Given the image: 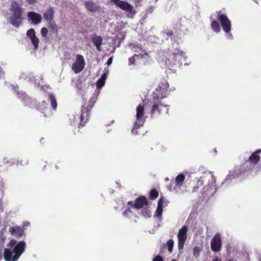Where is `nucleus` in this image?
<instances>
[{"label":"nucleus","mask_w":261,"mask_h":261,"mask_svg":"<svg viewBox=\"0 0 261 261\" xmlns=\"http://www.w3.org/2000/svg\"><path fill=\"white\" fill-rule=\"evenodd\" d=\"M16 241L11 240L8 246L10 248L14 247L13 251L9 249L5 248L4 252V256L6 261H16L24 252L25 243L24 241L19 242L16 245Z\"/></svg>","instance_id":"f257e3e1"},{"label":"nucleus","mask_w":261,"mask_h":261,"mask_svg":"<svg viewBox=\"0 0 261 261\" xmlns=\"http://www.w3.org/2000/svg\"><path fill=\"white\" fill-rule=\"evenodd\" d=\"M10 11L11 12V16L9 18L10 23L14 27H19L23 20V9L21 4L14 1H12Z\"/></svg>","instance_id":"f03ea898"},{"label":"nucleus","mask_w":261,"mask_h":261,"mask_svg":"<svg viewBox=\"0 0 261 261\" xmlns=\"http://www.w3.org/2000/svg\"><path fill=\"white\" fill-rule=\"evenodd\" d=\"M136 119L137 120L135 122L134 127L132 129V132L135 134H137V132H135V128H138L142 126L145 121L144 117V106L142 105H139L137 108Z\"/></svg>","instance_id":"7ed1b4c3"},{"label":"nucleus","mask_w":261,"mask_h":261,"mask_svg":"<svg viewBox=\"0 0 261 261\" xmlns=\"http://www.w3.org/2000/svg\"><path fill=\"white\" fill-rule=\"evenodd\" d=\"M114 2L117 7L128 13L127 15L128 17L132 18L134 17L136 12L131 5L123 1L115 0Z\"/></svg>","instance_id":"20e7f679"},{"label":"nucleus","mask_w":261,"mask_h":261,"mask_svg":"<svg viewBox=\"0 0 261 261\" xmlns=\"http://www.w3.org/2000/svg\"><path fill=\"white\" fill-rule=\"evenodd\" d=\"M85 66V62L83 56L81 55H77L71 68L75 73H78L84 69Z\"/></svg>","instance_id":"39448f33"},{"label":"nucleus","mask_w":261,"mask_h":261,"mask_svg":"<svg viewBox=\"0 0 261 261\" xmlns=\"http://www.w3.org/2000/svg\"><path fill=\"white\" fill-rule=\"evenodd\" d=\"M188 227L186 226H183L178 231L177 234L178 238V247L179 250L182 249L184 244L187 239V233Z\"/></svg>","instance_id":"423d86ee"},{"label":"nucleus","mask_w":261,"mask_h":261,"mask_svg":"<svg viewBox=\"0 0 261 261\" xmlns=\"http://www.w3.org/2000/svg\"><path fill=\"white\" fill-rule=\"evenodd\" d=\"M222 243L221 239V235L217 233H216L211 242V247L213 251L215 252H218L221 247Z\"/></svg>","instance_id":"0eeeda50"},{"label":"nucleus","mask_w":261,"mask_h":261,"mask_svg":"<svg viewBox=\"0 0 261 261\" xmlns=\"http://www.w3.org/2000/svg\"><path fill=\"white\" fill-rule=\"evenodd\" d=\"M219 19L223 30L226 33L229 32L231 29V23L228 17L225 15L219 13Z\"/></svg>","instance_id":"6e6552de"},{"label":"nucleus","mask_w":261,"mask_h":261,"mask_svg":"<svg viewBox=\"0 0 261 261\" xmlns=\"http://www.w3.org/2000/svg\"><path fill=\"white\" fill-rule=\"evenodd\" d=\"M27 36L30 39L31 43L34 46V49H38L39 47V39L36 35L35 30L34 29H29L27 32Z\"/></svg>","instance_id":"1a4fd4ad"},{"label":"nucleus","mask_w":261,"mask_h":261,"mask_svg":"<svg viewBox=\"0 0 261 261\" xmlns=\"http://www.w3.org/2000/svg\"><path fill=\"white\" fill-rule=\"evenodd\" d=\"M28 17L31 22L35 25L39 24L42 20V16L40 14L34 12H29Z\"/></svg>","instance_id":"9d476101"},{"label":"nucleus","mask_w":261,"mask_h":261,"mask_svg":"<svg viewBox=\"0 0 261 261\" xmlns=\"http://www.w3.org/2000/svg\"><path fill=\"white\" fill-rule=\"evenodd\" d=\"M156 111H158L160 113H167L168 111V106L164 105L161 101H160L153 106L151 113H154Z\"/></svg>","instance_id":"9b49d317"},{"label":"nucleus","mask_w":261,"mask_h":261,"mask_svg":"<svg viewBox=\"0 0 261 261\" xmlns=\"http://www.w3.org/2000/svg\"><path fill=\"white\" fill-rule=\"evenodd\" d=\"M173 58L175 61L174 64L181 63L186 59L185 54L181 50H177L173 53Z\"/></svg>","instance_id":"f8f14e48"},{"label":"nucleus","mask_w":261,"mask_h":261,"mask_svg":"<svg viewBox=\"0 0 261 261\" xmlns=\"http://www.w3.org/2000/svg\"><path fill=\"white\" fill-rule=\"evenodd\" d=\"M9 231L11 235L18 238L21 237L23 233V229L19 226L11 227L9 228Z\"/></svg>","instance_id":"ddd939ff"},{"label":"nucleus","mask_w":261,"mask_h":261,"mask_svg":"<svg viewBox=\"0 0 261 261\" xmlns=\"http://www.w3.org/2000/svg\"><path fill=\"white\" fill-rule=\"evenodd\" d=\"M43 17L46 21L53 20L54 17V10L51 8L47 9L43 14Z\"/></svg>","instance_id":"4468645a"},{"label":"nucleus","mask_w":261,"mask_h":261,"mask_svg":"<svg viewBox=\"0 0 261 261\" xmlns=\"http://www.w3.org/2000/svg\"><path fill=\"white\" fill-rule=\"evenodd\" d=\"M92 41L98 50L101 51V45L102 43V39L99 36L94 35L92 37Z\"/></svg>","instance_id":"2eb2a0df"},{"label":"nucleus","mask_w":261,"mask_h":261,"mask_svg":"<svg viewBox=\"0 0 261 261\" xmlns=\"http://www.w3.org/2000/svg\"><path fill=\"white\" fill-rule=\"evenodd\" d=\"M147 204V201L146 198L144 197H139L136 201L134 204V207L136 208L140 209L144 205Z\"/></svg>","instance_id":"dca6fc26"},{"label":"nucleus","mask_w":261,"mask_h":261,"mask_svg":"<svg viewBox=\"0 0 261 261\" xmlns=\"http://www.w3.org/2000/svg\"><path fill=\"white\" fill-rule=\"evenodd\" d=\"M108 73V70H105L103 74L101 75L100 78L97 82L96 85L97 88H100L104 86L106 80L107 78Z\"/></svg>","instance_id":"f3484780"},{"label":"nucleus","mask_w":261,"mask_h":261,"mask_svg":"<svg viewBox=\"0 0 261 261\" xmlns=\"http://www.w3.org/2000/svg\"><path fill=\"white\" fill-rule=\"evenodd\" d=\"M163 211V201L160 199L158 202V207L155 211V216L160 219L161 218Z\"/></svg>","instance_id":"a211bd4d"},{"label":"nucleus","mask_w":261,"mask_h":261,"mask_svg":"<svg viewBox=\"0 0 261 261\" xmlns=\"http://www.w3.org/2000/svg\"><path fill=\"white\" fill-rule=\"evenodd\" d=\"M260 152H261V150H258L253 153L249 158L250 162L252 163L256 164L260 160V156L257 154Z\"/></svg>","instance_id":"6ab92c4d"},{"label":"nucleus","mask_w":261,"mask_h":261,"mask_svg":"<svg viewBox=\"0 0 261 261\" xmlns=\"http://www.w3.org/2000/svg\"><path fill=\"white\" fill-rule=\"evenodd\" d=\"M85 5L87 9L91 12H94L97 10L96 5L92 1H88L86 2Z\"/></svg>","instance_id":"aec40b11"},{"label":"nucleus","mask_w":261,"mask_h":261,"mask_svg":"<svg viewBox=\"0 0 261 261\" xmlns=\"http://www.w3.org/2000/svg\"><path fill=\"white\" fill-rule=\"evenodd\" d=\"M185 176L183 174H179L175 178V184L177 186H181L184 181Z\"/></svg>","instance_id":"412c9836"},{"label":"nucleus","mask_w":261,"mask_h":261,"mask_svg":"<svg viewBox=\"0 0 261 261\" xmlns=\"http://www.w3.org/2000/svg\"><path fill=\"white\" fill-rule=\"evenodd\" d=\"M211 27L213 30L217 33L220 31V27L218 22L215 20L212 21Z\"/></svg>","instance_id":"4be33fe9"},{"label":"nucleus","mask_w":261,"mask_h":261,"mask_svg":"<svg viewBox=\"0 0 261 261\" xmlns=\"http://www.w3.org/2000/svg\"><path fill=\"white\" fill-rule=\"evenodd\" d=\"M47 22H48V24H47L48 27L50 30H51L53 31L57 32H58V28H57V26L55 22H54L53 20L49 21Z\"/></svg>","instance_id":"5701e85b"},{"label":"nucleus","mask_w":261,"mask_h":261,"mask_svg":"<svg viewBox=\"0 0 261 261\" xmlns=\"http://www.w3.org/2000/svg\"><path fill=\"white\" fill-rule=\"evenodd\" d=\"M49 99L50 100V102H51L52 107L55 110L57 108V104L56 102V100L55 98V97L52 94H49Z\"/></svg>","instance_id":"b1692460"},{"label":"nucleus","mask_w":261,"mask_h":261,"mask_svg":"<svg viewBox=\"0 0 261 261\" xmlns=\"http://www.w3.org/2000/svg\"><path fill=\"white\" fill-rule=\"evenodd\" d=\"M168 247V250L171 253L172 252L173 250V247L174 246V241L172 240H169L167 242V244Z\"/></svg>","instance_id":"393cba45"},{"label":"nucleus","mask_w":261,"mask_h":261,"mask_svg":"<svg viewBox=\"0 0 261 261\" xmlns=\"http://www.w3.org/2000/svg\"><path fill=\"white\" fill-rule=\"evenodd\" d=\"M158 196V192L155 190H152L150 193V197L152 199L156 198Z\"/></svg>","instance_id":"a878e982"},{"label":"nucleus","mask_w":261,"mask_h":261,"mask_svg":"<svg viewBox=\"0 0 261 261\" xmlns=\"http://www.w3.org/2000/svg\"><path fill=\"white\" fill-rule=\"evenodd\" d=\"M201 251V249L199 247H195L194 248L193 254L196 257L199 256L200 252Z\"/></svg>","instance_id":"bb28decb"},{"label":"nucleus","mask_w":261,"mask_h":261,"mask_svg":"<svg viewBox=\"0 0 261 261\" xmlns=\"http://www.w3.org/2000/svg\"><path fill=\"white\" fill-rule=\"evenodd\" d=\"M48 33V30L47 28L43 27L41 29V35L43 37L45 38Z\"/></svg>","instance_id":"cd10ccee"},{"label":"nucleus","mask_w":261,"mask_h":261,"mask_svg":"<svg viewBox=\"0 0 261 261\" xmlns=\"http://www.w3.org/2000/svg\"><path fill=\"white\" fill-rule=\"evenodd\" d=\"M138 58H139V56L138 55H135L133 57L130 58L129 59V64H134V61H135V59Z\"/></svg>","instance_id":"c85d7f7f"},{"label":"nucleus","mask_w":261,"mask_h":261,"mask_svg":"<svg viewBox=\"0 0 261 261\" xmlns=\"http://www.w3.org/2000/svg\"><path fill=\"white\" fill-rule=\"evenodd\" d=\"M162 85L164 87L163 88V90L164 92H165L166 91H167V87H168V85L167 83H165V84H160L159 85V88H162Z\"/></svg>","instance_id":"c756f323"},{"label":"nucleus","mask_w":261,"mask_h":261,"mask_svg":"<svg viewBox=\"0 0 261 261\" xmlns=\"http://www.w3.org/2000/svg\"><path fill=\"white\" fill-rule=\"evenodd\" d=\"M143 215L145 217H150V212L148 210H146L145 213H143Z\"/></svg>","instance_id":"7c9ffc66"},{"label":"nucleus","mask_w":261,"mask_h":261,"mask_svg":"<svg viewBox=\"0 0 261 261\" xmlns=\"http://www.w3.org/2000/svg\"><path fill=\"white\" fill-rule=\"evenodd\" d=\"M152 261H163V259L160 256H157L155 257Z\"/></svg>","instance_id":"2f4dec72"},{"label":"nucleus","mask_w":261,"mask_h":261,"mask_svg":"<svg viewBox=\"0 0 261 261\" xmlns=\"http://www.w3.org/2000/svg\"><path fill=\"white\" fill-rule=\"evenodd\" d=\"M27 1L29 4L32 5L36 3L37 0H27Z\"/></svg>","instance_id":"473e14b6"},{"label":"nucleus","mask_w":261,"mask_h":261,"mask_svg":"<svg viewBox=\"0 0 261 261\" xmlns=\"http://www.w3.org/2000/svg\"><path fill=\"white\" fill-rule=\"evenodd\" d=\"M112 61H113V58H112V57H111V58L108 60V62H107V65H108V66L112 64Z\"/></svg>","instance_id":"72a5a7b5"},{"label":"nucleus","mask_w":261,"mask_h":261,"mask_svg":"<svg viewBox=\"0 0 261 261\" xmlns=\"http://www.w3.org/2000/svg\"><path fill=\"white\" fill-rule=\"evenodd\" d=\"M130 212L129 208H128L127 210H126L124 213L123 215L124 216H128V213Z\"/></svg>","instance_id":"f704fd0d"},{"label":"nucleus","mask_w":261,"mask_h":261,"mask_svg":"<svg viewBox=\"0 0 261 261\" xmlns=\"http://www.w3.org/2000/svg\"><path fill=\"white\" fill-rule=\"evenodd\" d=\"M5 240V238H1L0 244L3 245L4 244Z\"/></svg>","instance_id":"c9c22d12"},{"label":"nucleus","mask_w":261,"mask_h":261,"mask_svg":"<svg viewBox=\"0 0 261 261\" xmlns=\"http://www.w3.org/2000/svg\"><path fill=\"white\" fill-rule=\"evenodd\" d=\"M84 113H83L82 114V115H81V119H83V118H84Z\"/></svg>","instance_id":"e433bc0d"},{"label":"nucleus","mask_w":261,"mask_h":261,"mask_svg":"<svg viewBox=\"0 0 261 261\" xmlns=\"http://www.w3.org/2000/svg\"><path fill=\"white\" fill-rule=\"evenodd\" d=\"M2 258V254H0V260Z\"/></svg>","instance_id":"4c0bfd02"},{"label":"nucleus","mask_w":261,"mask_h":261,"mask_svg":"<svg viewBox=\"0 0 261 261\" xmlns=\"http://www.w3.org/2000/svg\"><path fill=\"white\" fill-rule=\"evenodd\" d=\"M132 203V202L129 201V202H128V204H131Z\"/></svg>","instance_id":"58836bf2"},{"label":"nucleus","mask_w":261,"mask_h":261,"mask_svg":"<svg viewBox=\"0 0 261 261\" xmlns=\"http://www.w3.org/2000/svg\"><path fill=\"white\" fill-rule=\"evenodd\" d=\"M2 73L0 72V75H2Z\"/></svg>","instance_id":"ea45409f"}]
</instances>
